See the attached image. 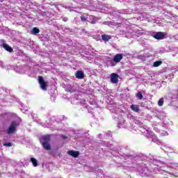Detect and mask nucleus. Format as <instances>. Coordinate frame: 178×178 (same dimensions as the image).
<instances>
[{"label": "nucleus", "instance_id": "obj_6", "mask_svg": "<svg viewBox=\"0 0 178 178\" xmlns=\"http://www.w3.org/2000/svg\"><path fill=\"white\" fill-rule=\"evenodd\" d=\"M123 59V54H117L114 56L113 60L115 63H119L120 60Z\"/></svg>", "mask_w": 178, "mask_h": 178}, {"label": "nucleus", "instance_id": "obj_18", "mask_svg": "<svg viewBox=\"0 0 178 178\" xmlns=\"http://www.w3.org/2000/svg\"><path fill=\"white\" fill-rule=\"evenodd\" d=\"M3 146L4 147H12V143L8 142V143H3Z\"/></svg>", "mask_w": 178, "mask_h": 178}, {"label": "nucleus", "instance_id": "obj_17", "mask_svg": "<svg viewBox=\"0 0 178 178\" xmlns=\"http://www.w3.org/2000/svg\"><path fill=\"white\" fill-rule=\"evenodd\" d=\"M159 106H163V99H160L158 102Z\"/></svg>", "mask_w": 178, "mask_h": 178}, {"label": "nucleus", "instance_id": "obj_1", "mask_svg": "<svg viewBox=\"0 0 178 178\" xmlns=\"http://www.w3.org/2000/svg\"><path fill=\"white\" fill-rule=\"evenodd\" d=\"M49 141H51V135H44L40 138V144L46 151H51V149Z\"/></svg>", "mask_w": 178, "mask_h": 178}, {"label": "nucleus", "instance_id": "obj_16", "mask_svg": "<svg viewBox=\"0 0 178 178\" xmlns=\"http://www.w3.org/2000/svg\"><path fill=\"white\" fill-rule=\"evenodd\" d=\"M98 22V18H92L90 24H95Z\"/></svg>", "mask_w": 178, "mask_h": 178}, {"label": "nucleus", "instance_id": "obj_15", "mask_svg": "<svg viewBox=\"0 0 178 178\" xmlns=\"http://www.w3.org/2000/svg\"><path fill=\"white\" fill-rule=\"evenodd\" d=\"M143 93H141V92H138L137 94H136V98H138V99H143Z\"/></svg>", "mask_w": 178, "mask_h": 178}, {"label": "nucleus", "instance_id": "obj_12", "mask_svg": "<svg viewBox=\"0 0 178 178\" xmlns=\"http://www.w3.org/2000/svg\"><path fill=\"white\" fill-rule=\"evenodd\" d=\"M31 162L33 163L35 168H36V166H38V161H37V159H35V158H31Z\"/></svg>", "mask_w": 178, "mask_h": 178}, {"label": "nucleus", "instance_id": "obj_7", "mask_svg": "<svg viewBox=\"0 0 178 178\" xmlns=\"http://www.w3.org/2000/svg\"><path fill=\"white\" fill-rule=\"evenodd\" d=\"M68 155H70V156H72V158H78L79 155H80V152L79 151H74V150H69L67 152Z\"/></svg>", "mask_w": 178, "mask_h": 178}, {"label": "nucleus", "instance_id": "obj_5", "mask_svg": "<svg viewBox=\"0 0 178 178\" xmlns=\"http://www.w3.org/2000/svg\"><path fill=\"white\" fill-rule=\"evenodd\" d=\"M153 38L155 40H163L165 38V33L163 32H156L154 35Z\"/></svg>", "mask_w": 178, "mask_h": 178}, {"label": "nucleus", "instance_id": "obj_9", "mask_svg": "<svg viewBox=\"0 0 178 178\" xmlns=\"http://www.w3.org/2000/svg\"><path fill=\"white\" fill-rule=\"evenodd\" d=\"M102 40L105 42H108L109 40H112V36H111V35H106V34L102 35Z\"/></svg>", "mask_w": 178, "mask_h": 178}, {"label": "nucleus", "instance_id": "obj_2", "mask_svg": "<svg viewBox=\"0 0 178 178\" xmlns=\"http://www.w3.org/2000/svg\"><path fill=\"white\" fill-rule=\"evenodd\" d=\"M38 80L40 86L41 90H42L43 91H47V90H48V83L45 82V81L44 80V77H42V76H39Z\"/></svg>", "mask_w": 178, "mask_h": 178}, {"label": "nucleus", "instance_id": "obj_19", "mask_svg": "<svg viewBox=\"0 0 178 178\" xmlns=\"http://www.w3.org/2000/svg\"><path fill=\"white\" fill-rule=\"evenodd\" d=\"M80 17L81 22H87V18H86L84 16L81 15Z\"/></svg>", "mask_w": 178, "mask_h": 178}, {"label": "nucleus", "instance_id": "obj_10", "mask_svg": "<svg viewBox=\"0 0 178 178\" xmlns=\"http://www.w3.org/2000/svg\"><path fill=\"white\" fill-rule=\"evenodd\" d=\"M2 47L6 51H8V52H13V49L7 44L3 43Z\"/></svg>", "mask_w": 178, "mask_h": 178}, {"label": "nucleus", "instance_id": "obj_21", "mask_svg": "<svg viewBox=\"0 0 178 178\" xmlns=\"http://www.w3.org/2000/svg\"><path fill=\"white\" fill-rule=\"evenodd\" d=\"M63 20L64 22H67V17H64V18L63 19Z\"/></svg>", "mask_w": 178, "mask_h": 178}, {"label": "nucleus", "instance_id": "obj_4", "mask_svg": "<svg viewBox=\"0 0 178 178\" xmlns=\"http://www.w3.org/2000/svg\"><path fill=\"white\" fill-rule=\"evenodd\" d=\"M110 77H111V83H112L113 84H116L119 83V74L116 73H112Z\"/></svg>", "mask_w": 178, "mask_h": 178}, {"label": "nucleus", "instance_id": "obj_14", "mask_svg": "<svg viewBox=\"0 0 178 178\" xmlns=\"http://www.w3.org/2000/svg\"><path fill=\"white\" fill-rule=\"evenodd\" d=\"M33 34L35 35V34H38V33H40V29L37 27H34L33 29Z\"/></svg>", "mask_w": 178, "mask_h": 178}, {"label": "nucleus", "instance_id": "obj_13", "mask_svg": "<svg viewBox=\"0 0 178 178\" xmlns=\"http://www.w3.org/2000/svg\"><path fill=\"white\" fill-rule=\"evenodd\" d=\"M161 64H162L161 60H157L154 63L153 66L154 67H158V66H161Z\"/></svg>", "mask_w": 178, "mask_h": 178}, {"label": "nucleus", "instance_id": "obj_3", "mask_svg": "<svg viewBox=\"0 0 178 178\" xmlns=\"http://www.w3.org/2000/svg\"><path fill=\"white\" fill-rule=\"evenodd\" d=\"M18 126L17 122L16 121H13L7 129V134H13L15 131H16V127Z\"/></svg>", "mask_w": 178, "mask_h": 178}, {"label": "nucleus", "instance_id": "obj_8", "mask_svg": "<svg viewBox=\"0 0 178 178\" xmlns=\"http://www.w3.org/2000/svg\"><path fill=\"white\" fill-rule=\"evenodd\" d=\"M75 77L76 79H79V80L83 79V78L84 77V72L80 70L76 71L75 74Z\"/></svg>", "mask_w": 178, "mask_h": 178}, {"label": "nucleus", "instance_id": "obj_20", "mask_svg": "<svg viewBox=\"0 0 178 178\" xmlns=\"http://www.w3.org/2000/svg\"><path fill=\"white\" fill-rule=\"evenodd\" d=\"M62 138H63V140H66V138H67V136L62 135L61 136Z\"/></svg>", "mask_w": 178, "mask_h": 178}, {"label": "nucleus", "instance_id": "obj_11", "mask_svg": "<svg viewBox=\"0 0 178 178\" xmlns=\"http://www.w3.org/2000/svg\"><path fill=\"white\" fill-rule=\"evenodd\" d=\"M131 111H134V112H140V107L136 104H132L131 106Z\"/></svg>", "mask_w": 178, "mask_h": 178}]
</instances>
